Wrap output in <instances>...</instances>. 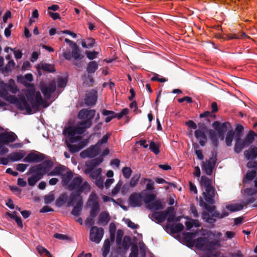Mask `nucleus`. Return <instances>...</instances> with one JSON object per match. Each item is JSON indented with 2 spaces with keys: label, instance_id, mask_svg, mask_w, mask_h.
I'll list each match as a JSON object with an SVG mask.
<instances>
[{
  "label": "nucleus",
  "instance_id": "nucleus-10",
  "mask_svg": "<svg viewBox=\"0 0 257 257\" xmlns=\"http://www.w3.org/2000/svg\"><path fill=\"white\" fill-rule=\"evenodd\" d=\"M200 184L204 191L203 195L205 201L209 204H212L214 203V197L215 196V191L211 184V180L205 176L201 177Z\"/></svg>",
  "mask_w": 257,
  "mask_h": 257
},
{
  "label": "nucleus",
  "instance_id": "nucleus-12",
  "mask_svg": "<svg viewBox=\"0 0 257 257\" xmlns=\"http://www.w3.org/2000/svg\"><path fill=\"white\" fill-rule=\"evenodd\" d=\"M74 205H75L74 206L71 213L74 216H78L80 214L83 205V200L81 195L77 193L70 194L67 202V206L70 207Z\"/></svg>",
  "mask_w": 257,
  "mask_h": 257
},
{
  "label": "nucleus",
  "instance_id": "nucleus-33",
  "mask_svg": "<svg viewBox=\"0 0 257 257\" xmlns=\"http://www.w3.org/2000/svg\"><path fill=\"white\" fill-rule=\"evenodd\" d=\"M5 87L13 94H16L19 91V89L16 86L15 81L13 79H10L9 80L8 83H6Z\"/></svg>",
  "mask_w": 257,
  "mask_h": 257
},
{
  "label": "nucleus",
  "instance_id": "nucleus-35",
  "mask_svg": "<svg viewBox=\"0 0 257 257\" xmlns=\"http://www.w3.org/2000/svg\"><path fill=\"white\" fill-rule=\"evenodd\" d=\"M225 208L230 212L240 211L243 208V206L240 204H226Z\"/></svg>",
  "mask_w": 257,
  "mask_h": 257
},
{
  "label": "nucleus",
  "instance_id": "nucleus-24",
  "mask_svg": "<svg viewBox=\"0 0 257 257\" xmlns=\"http://www.w3.org/2000/svg\"><path fill=\"white\" fill-rule=\"evenodd\" d=\"M97 100V91L91 90L86 94L85 103L88 106H92L95 104Z\"/></svg>",
  "mask_w": 257,
  "mask_h": 257
},
{
  "label": "nucleus",
  "instance_id": "nucleus-64",
  "mask_svg": "<svg viewBox=\"0 0 257 257\" xmlns=\"http://www.w3.org/2000/svg\"><path fill=\"white\" fill-rule=\"evenodd\" d=\"M138 249L137 246H133L132 248L131 252L130 254L129 257H138Z\"/></svg>",
  "mask_w": 257,
  "mask_h": 257
},
{
  "label": "nucleus",
  "instance_id": "nucleus-60",
  "mask_svg": "<svg viewBox=\"0 0 257 257\" xmlns=\"http://www.w3.org/2000/svg\"><path fill=\"white\" fill-rule=\"evenodd\" d=\"M116 227L114 223H111L109 224V230L111 234V239L112 241L114 239V233L115 231Z\"/></svg>",
  "mask_w": 257,
  "mask_h": 257
},
{
  "label": "nucleus",
  "instance_id": "nucleus-41",
  "mask_svg": "<svg viewBox=\"0 0 257 257\" xmlns=\"http://www.w3.org/2000/svg\"><path fill=\"white\" fill-rule=\"evenodd\" d=\"M140 177V173H136L134 174L130 181L129 186L132 188L135 187L137 185Z\"/></svg>",
  "mask_w": 257,
  "mask_h": 257
},
{
  "label": "nucleus",
  "instance_id": "nucleus-16",
  "mask_svg": "<svg viewBox=\"0 0 257 257\" xmlns=\"http://www.w3.org/2000/svg\"><path fill=\"white\" fill-rule=\"evenodd\" d=\"M147 194L146 190L141 193L132 194L128 199L129 204L133 207L141 206L144 201V197Z\"/></svg>",
  "mask_w": 257,
  "mask_h": 257
},
{
  "label": "nucleus",
  "instance_id": "nucleus-22",
  "mask_svg": "<svg viewBox=\"0 0 257 257\" xmlns=\"http://www.w3.org/2000/svg\"><path fill=\"white\" fill-rule=\"evenodd\" d=\"M17 138V136L12 132L0 134V143L5 145H8L11 143L15 142Z\"/></svg>",
  "mask_w": 257,
  "mask_h": 257
},
{
  "label": "nucleus",
  "instance_id": "nucleus-47",
  "mask_svg": "<svg viewBox=\"0 0 257 257\" xmlns=\"http://www.w3.org/2000/svg\"><path fill=\"white\" fill-rule=\"evenodd\" d=\"M149 149L156 155H158L160 153L159 146L157 145L154 142L151 141L149 145Z\"/></svg>",
  "mask_w": 257,
  "mask_h": 257
},
{
  "label": "nucleus",
  "instance_id": "nucleus-23",
  "mask_svg": "<svg viewBox=\"0 0 257 257\" xmlns=\"http://www.w3.org/2000/svg\"><path fill=\"white\" fill-rule=\"evenodd\" d=\"M88 141L87 140L79 142L76 145H72L69 141L66 138V144L69 151L72 153H76L84 148L87 144Z\"/></svg>",
  "mask_w": 257,
  "mask_h": 257
},
{
  "label": "nucleus",
  "instance_id": "nucleus-2",
  "mask_svg": "<svg viewBox=\"0 0 257 257\" xmlns=\"http://www.w3.org/2000/svg\"><path fill=\"white\" fill-rule=\"evenodd\" d=\"M206 234L209 236L214 238V240L209 241L204 237H198L192 241V245L198 249L204 251H212L220 245L221 237L222 234L217 231H208Z\"/></svg>",
  "mask_w": 257,
  "mask_h": 257
},
{
  "label": "nucleus",
  "instance_id": "nucleus-53",
  "mask_svg": "<svg viewBox=\"0 0 257 257\" xmlns=\"http://www.w3.org/2000/svg\"><path fill=\"white\" fill-rule=\"evenodd\" d=\"M195 136L197 140L206 137L205 132L203 130H197L195 132Z\"/></svg>",
  "mask_w": 257,
  "mask_h": 257
},
{
  "label": "nucleus",
  "instance_id": "nucleus-51",
  "mask_svg": "<svg viewBox=\"0 0 257 257\" xmlns=\"http://www.w3.org/2000/svg\"><path fill=\"white\" fill-rule=\"evenodd\" d=\"M90 206H91L90 215L92 217H95L97 215L98 211H99V205H94Z\"/></svg>",
  "mask_w": 257,
  "mask_h": 257
},
{
  "label": "nucleus",
  "instance_id": "nucleus-31",
  "mask_svg": "<svg viewBox=\"0 0 257 257\" xmlns=\"http://www.w3.org/2000/svg\"><path fill=\"white\" fill-rule=\"evenodd\" d=\"M109 214L105 212H102L98 216V224L101 225H106L110 220Z\"/></svg>",
  "mask_w": 257,
  "mask_h": 257
},
{
  "label": "nucleus",
  "instance_id": "nucleus-38",
  "mask_svg": "<svg viewBox=\"0 0 257 257\" xmlns=\"http://www.w3.org/2000/svg\"><path fill=\"white\" fill-rule=\"evenodd\" d=\"M110 241L107 239L105 240L102 248V255L103 257H106L110 251Z\"/></svg>",
  "mask_w": 257,
  "mask_h": 257
},
{
  "label": "nucleus",
  "instance_id": "nucleus-44",
  "mask_svg": "<svg viewBox=\"0 0 257 257\" xmlns=\"http://www.w3.org/2000/svg\"><path fill=\"white\" fill-rule=\"evenodd\" d=\"M121 172L123 177L126 179H128L132 176L133 171L130 167H124L122 168Z\"/></svg>",
  "mask_w": 257,
  "mask_h": 257
},
{
  "label": "nucleus",
  "instance_id": "nucleus-3",
  "mask_svg": "<svg viewBox=\"0 0 257 257\" xmlns=\"http://www.w3.org/2000/svg\"><path fill=\"white\" fill-rule=\"evenodd\" d=\"M205 201L200 198L199 205L202 207L204 208L207 211H204L202 213V218L206 222L209 224H214L216 222V219H222L227 216L229 215L228 212L226 210H223L221 213L218 211L215 210V206H209Z\"/></svg>",
  "mask_w": 257,
  "mask_h": 257
},
{
  "label": "nucleus",
  "instance_id": "nucleus-17",
  "mask_svg": "<svg viewBox=\"0 0 257 257\" xmlns=\"http://www.w3.org/2000/svg\"><path fill=\"white\" fill-rule=\"evenodd\" d=\"M96 111L94 109H88L83 108L78 114V117L80 119L84 120L83 122H90L91 126L92 124V119L95 115Z\"/></svg>",
  "mask_w": 257,
  "mask_h": 257
},
{
  "label": "nucleus",
  "instance_id": "nucleus-4",
  "mask_svg": "<svg viewBox=\"0 0 257 257\" xmlns=\"http://www.w3.org/2000/svg\"><path fill=\"white\" fill-rule=\"evenodd\" d=\"M90 126V122L82 121L76 125L68 126L63 131V134L70 143H76L81 138L79 135L83 134Z\"/></svg>",
  "mask_w": 257,
  "mask_h": 257
},
{
  "label": "nucleus",
  "instance_id": "nucleus-20",
  "mask_svg": "<svg viewBox=\"0 0 257 257\" xmlns=\"http://www.w3.org/2000/svg\"><path fill=\"white\" fill-rule=\"evenodd\" d=\"M217 161L216 155L209 158V160L205 162H203L202 164V170L207 175L212 174L213 169L215 166Z\"/></svg>",
  "mask_w": 257,
  "mask_h": 257
},
{
  "label": "nucleus",
  "instance_id": "nucleus-32",
  "mask_svg": "<svg viewBox=\"0 0 257 257\" xmlns=\"http://www.w3.org/2000/svg\"><path fill=\"white\" fill-rule=\"evenodd\" d=\"M69 197H68L67 193H64L60 195L59 197L56 200V205L58 207L63 206L66 202H68Z\"/></svg>",
  "mask_w": 257,
  "mask_h": 257
},
{
  "label": "nucleus",
  "instance_id": "nucleus-18",
  "mask_svg": "<svg viewBox=\"0 0 257 257\" xmlns=\"http://www.w3.org/2000/svg\"><path fill=\"white\" fill-rule=\"evenodd\" d=\"M103 234L104 231L102 228L93 226L90 230V239L96 243H98L101 241Z\"/></svg>",
  "mask_w": 257,
  "mask_h": 257
},
{
  "label": "nucleus",
  "instance_id": "nucleus-42",
  "mask_svg": "<svg viewBox=\"0 0 257 257\" xmlns=\"http://www.w3.org/2000/svg\"><path fill=\"white\" fill-rule=\"evenodd\" d=\"M256 136L257 135L254 132L250 131L245 137V139L243 140L248 146L253 142L254 137Z\"/></svg>",
  "mask_w": 257,
  "mask_h": 257
},
{
  "label": "nucleus",
  "instance_id": "nucleus-52",
  "mask_svg": "<svg viewBox=\"0 0 257 257\" xmlns=\"http://www.w3.org/2000/svg\"><path fill=\"white\" fill-rule=\"evenodd\" d=\"M85 54H86L87 57L89 60H93L97 57V56L98 54V53L95 51H86Z\"/></svg>",
  "mask_w": 257,
  "mask_h": 257
},
{
  "label": "nucleus",
  "instance_id": "nucleus-56",
  "mask_svg": "<svg viewBox=\"0 0 257 257\" xmlns=\"http://www.w3.org/2000/svg\"><path fill=\"white\" fill-rule=\"evenodd\" d=\"M124 222L127 226L132 229H135L138 228V225L132 222L130 219H125Z\"/></svg>",
  "mask_w": 257,
  "mask_h": 257
},
{
  "label": "nucleus",
  "instance_id": "nucleus-8",
  "mask_svg": "<svg viewBox=\"0 0 257 257\" xmlns=\"http://www.w3.org/2000/svg\"><path fill=\"white\" fill-rule=\"evenodd\" d=\"M8 91L9 90L6 87L0 89V96L10 103L14 104L19 109H30L25 103L23 93L19 94L18 98L15 96L10 94Z\"/></svg>",
  "mask_w": 257,
  "mask_h": 257
},
{
  "label": "nucleus",
  "instance_id": "nucleus-50",
  "mask_svg": "<svg viewBox=\"0 0 257 257\" xmlns=\"http://www.w3.org/2000/svg\"><path fill=\"white\" fill-rule=\"evenodd\" d=\"M257 177V174L254 171H248L245 176V179L248 181H250L254 179Z\"/></svg>",
  "mask_w": 257,
  "mask_h": 257
},
{
  "label": "nucleus",
  "instance_id": "nucleus-14",
  "mask_svg": "<svg viewBox=\"0 0 257 257\" xmlns=\"http://www.w3.org/2000/svg\"><path fill=\"white\" fill-rule=\"evenodd\" d=\"M49 163L50 166L48 171L45 173L48 176H61V179H62V176L65 174L63 172L66 170V167L63 165H59L54 168V169L50 171L54 165L53 162L51 160H46L43 161L42 163Z\"/></svg>",
  "mask_w": 257,
  "mask_h": 257
},
{
  "label": "nucleus",
  "instance_id": "nucleus-57",
  "mask_svg": "<svg viewBox=\"0 0 257 257\" xmlns=\"http://www.w3.org/2000/svg\"><path fill=\"white\" fill-rule=\"evenodd\" d=\"M54 237L59 240H69L70 238L66 235L61 233H55L54 234Z\"/></svg>",
  "mask_w": 257,
  "mask_h": 257
},
{
  "label": "nucleus",
  "instance_id": "nucleus-7",
  "mask_svg": "<svg viewBox=\"0 0 257 257\" xmlns=\"http://www.w3.org/2000/svg\"><path fill=\"white\" fill-rule=\"evenodd\" d=\"M49 163L48 162L41 163L30 168L29 173L33 174L28 179V182L30 186H34L38 181L43 178L50 166Z\"/></svg>",
  "mask_w": 257,
  "mask_h": 257
},
{
  "label": "nucleus",
  "instance_id": "nucleus-36",
  "mask_svg": "<svg viewBox=\"0 0 257 257\" xmlns=\"http://www.w3.org/2000/svg\"><path fill=\"white\" fill-rule=\"evenodd\" d=\"M146 184V191H153L155 189L154 187V182L151 179L148 178H142L141 180V183Z\"/></svg>",
  "mask_w": 257,
  "mask_h": 257
},
{
  "label": "nucleus",
  "instance_id": "nucleus-61",
  "mask_svg": "<svg viewBox=\"0 0 257 257\" xmlns=\"http://www.w3.org/2000/svg\"><path fill=\"white\" fill-rule=\"evenodd\" d=\"M120 161L118 159H112L110 161V165L113 167V169L118 168L120 165Z\"/></svg>",
  "mask_w": 257,
  "mask_h": 257
},
{
  "label": "nucleus",
  "instance_id": "nucleus-43",
  "mask_svg": "<svg viewBox=\"0 0 257 257\" xmlns=\"http://www.w3.org/2000/svg\"><path fill=\"white\" fill-rule=\"evenodd\" d=\"M234 137V132L231 130L229 131L226 134L225 138V143L227 146H231L232 142Z\"/></svg>",
  "mask_w": 257,
  "mask_h": 257
},
{
  "label": "nucleus",
  "instance_id": "nucleus-59",
  "mask_svg": "<svg viewBox=\"0 0 257 257\" xmlns=\"http://www.w3.org/2000/svg\"><path fill=\"white\" fill-rule=\"evenodd\" d=\"M103 181H104V178L100 177L98 179H96V180L95 181V184L100 189H103Z\"/></svg>",
  "mask_w": 257,
  "mask_h": 257
},
{
  "label": "nucleus",
  "instance_id": "nucleus-6",
  "mask_svg": "<svg viewBox=\"0 0 257 257\" xmlns=\"http://www.w3.org/2000/svg\"><path fill=\"white\" fill-rule=\"evenodd\" d=\"M228 124V122L221 123L218 121H215L212 123V127L214 130H210L208 135L214 147H217L219 144L218 138L222 140L224 139V133Z\"/></svg>",
  "mask_w": 257,
  "mask_h": 257
},
{
  "label": "nucleus",
  "instance_id": "nucleus-54",
  "mask_svg": "<svg viewBox=\"0 0 257 257\" xmlns=\"http://www.w3.org/2000/svg\"><path fill=\"white\" fill-rule=\"evenodd\" d=\"M123 234V233L122 230H118L116 237V243L118 246L121 244Z\"/></svg>",
  "mask_w": 257,
  "mask_h": 257
},
{
  "label": "nucleus",
  "instance_id": "nucleus-45",
  "mask_svg": "<svg viewBox=\"0 0 257 257\" xmlns=\"http://www.w3.org/2000/svg\"><path fill=\"white\" fill-rule=\"evenodd\" d=\"M36 249L41 255H45L48 257H52L50 252L46 248L41 245H38L36 247Z\"/></svg>",
  "mask_w": 257,
  "mask_h": 257
},
{
  "label": "nucleus",
  "instance_id": "nucleus-55",
  "mask_svg": "<svg viewBox=\"0 0 257 257\" xmlns=\"http://www.w3.org/2000/svg\"><path fill=\"white\" fill-rule=\"evenodd\" d=\"M184 227L183 224L181 223H178L173 226L172 228L174 232H179L182 231L184 229Z\"/></svg>",
  "mask_w": 257,
  "mask_h": 257
},
{
  "label": "nucleus",
  "instance_id": "nucleus-48",
  "mask_svg": "<svg viewBox=\"0 0 257 257\" xmlns=\"http://www.w3.org/2000/svg\"><path fill=\"white\" fill-rule=\"evenodd\" d=\"M89 205H99L98 197L95 193H91L89 196Z\"/></svg>",
  "mask_w": 257,
  "mask_h": 257
},
{
  "label": "nucleus",
  "instance_id": "nucleus-46",
  "mask_svg": "<svg viewBox=\"0 0 257 257\" xmlns=\"http://www.w3.org/2000/svg\"><path fill=\"white\" fill-rule=\"evenodd\" d=\"M95 40L93 38L87 39L85 41H82L81 42V45L83 48H90L94 46Z\"/></svg>",
  "mask_w": 257,
  "mask_h": 257
},
{
  "label": "nucleus",
  "instance_id": "nucleus-39",
  "mask_svg": "<svg viewBox=\"0 0 257 257\" xmlns=\"http://www.w3.org/2000/svg\"><path fill=\"white\" fill-rule=\"evenodd\" d=\"M102 170L101 168H97L93 170H86L85 172L88 173L90 172V177L93 179H97L101 175Z\"/></svg>",
  "mask_w": 257,
  "mask_h": 257
},
{
  "label": "nucleus",
  "instance_id": "nucleus-13",
  "mask_svg": "<svg viewBox=\"0 0 257 257\" xmlns=\"http://www.w3.org/2000/svg\"><path fill=\"white\" fill-rule=\"evenodd\" d=\"M156 195L154 193H147L144 197V202L147 207L152 210H159L163 209L164 205L160 199H155Z\"/></svg>",
  "mask_w": 257,
  "mask_h": 257
},
{
  "label": "nucleus",
  "instance_id": "nucleus-15",
  "mask_svg": "<svg viewBox=\"0 0 257 257\" xmlns=\"http://www.w3.org/2000/svg\"><path fill=\"white\" fill-rule=\"evenodd\" d=\"M72 49L71 52L69 50L63 51V56L65 59L70 61L72 58H73L75 60H80L84 58V56L81 53L77 45Z\"/></svg>",
  "mask_w": 257,
  "mask_h": 257
},
{
  "label": "nucleus",
  "instance_id": "nucleus-28",
  "mask_svg": "<svg viewBox=\"0 0 257 257\" xmlns=\"http://www.w3.org/2000/svg\"><path fill=\"white\" fill-rule=\"evenodd\" d=\"M245 158L248 160H252L257 158V147L251 146L244 153Z\"/></svg>",
  "mask_w": 257,
  "mask_h": 257
},
{
  "label": "nucleus",
  "instance_id": "nucleus-63",
  "mask_svg": "<svg viewBox=\"0 0 257 257\" xmlns=\"http://www.w3.org/2000/svg\"><path fill=\"white\" fill-rule=\"evenodd\" d=\"M58 85L59 87L63 88L65 87L67 84V80L66 78H60L58 80Z\"/></svg>",
  "mask_w": 257,
  "mask_h": 257
},
{
  "label": "nucleus",
  "instance_id": "nucleus-9",
  "mask_svg": "<svg viewBox=\"0 0 257 257\" xmlns=\"http://www.w3.org/2000/svg\"><path fill=\"white\" fill-rule=\"evenodd\" d=\"M111 134L109 133L105 134L95 145L92 146L86 150L81 152L80 154V157L82 158H92L100 154L102 145L107 143L108 140Z\"/></svg>",
  "mask_w": 257,
  "mask_h": 257
},
{
  "label": "nucleus",
  "instance_id": "nucleus-40",
  "mask_svg": "<svg viewBox=\"0 0 257 257\" xmlns=\"http://www.w3.org/2000/svg\"><path fill=\"white\" fill-rule=\"evenodd\" d=\"M15 66V63L13 60L9 61L8 64L5 67L2 69L3 73H7L12 71V69Z\"/></svg>",
  "mask_w": 257,
  "mask_h": 257
},
{
  "label": "nucleus",
  "instance_id": "nucleus-58",
  "mask_svg": "<svg viewBox=\"0 0 257 257\" xmlns=\"http://www.w3.org/2000/svg\"><path fill=\"white\" fill-rule=\"evenodd\" d=\"M55 199V196L53 194H49L48 195L45 196L44 198L45 202L47 204H50L52 203Z\"/></svg>",
  "mask_w": 257,
  "mask_h": 257
},
{
  "label": "nucleus",
  "instance_id": "nucleus-1",
  "mask_svg": "<svg viewBox=\"0 0 257 257\" xmlns=\"http://www.w3.org/2000/svg\"><path fill=\"white\" fill-rule=\"evenodd\" d=\"M62 185L70 191L76 190L75 192L80 194L81 193H87L90 191L91 187L87 181L83 182L82 177L78 175L73 177V173L71 171H67L62 176Z\"/></svg>",
  "mask_w": 257,
  "mask_h": 257
},
{
  "label": "nucleus",
  "instance_id": "nucleus-37",
  "mask_svg": "<svg viewBox=\"0 0 257 257\" xmlns=\"http://www.w3.org/2000/svg\"><path fill=\"white\" fill-rule=\"evenodd\" d=\"M101 114L103 115L106 116L105 119V122L106 123L110 122L113 118H114L113 111L103 109L101 111Z\"/></svg>",
  "mask_w": 257,
  "mask_h": 257
},
{
  "label": "nucleus",
  "instance_id": "nucleus-19",
  "mask_svg": "<svg viewBox=\"0 0 257 257\" xmlns=\"http://www.w3.org/2000/svg\"><path fill=\"white\" fill-rule=\"evenodd\" d=\"M46 158L45 155L38 152H33L29 153L23 160V162L26 163H39Z\"/></svg>",
  "mask_w": 257,
  "mask_h": 257
},
{
  "label": "nucleus",
  "instance_id": "nucleus-29",
  "mask_svg": "<svg viewBox=\"0 0 257 257\" xmlns=\"http://www.w3.org/2000/svg\"><path fill=\"white\" fill-rule=\"evenodd\" d=\"M248 146L243 140H241L239 137L236 139L234 147V152L236 153H239L245 147Z\"/></svg>",
  "mask_w": 257,
  "mask_h": 257
},
{
  "label": "nucleus",
  "instance_id": "nucleus-34",
  "mask_svg": "<svg viewBox=\"0 0 257 257\" xmlns=\"http://www.w3.org/2000/svg\"><path fill=\"white\" fill-rule=\"evenodd\" d=\"M98 68V64L95 61L88 63L86 68V71L89 74L94 73Z\"/></svg>",
  "mask_w": 257,
  "mask_h": 257
},
{
  "label": "nucleus",
  "instance_id": "nucleus-30",
  "mask_svg": "<svg viewBox=\"0 0 257 257\" xmlns=\"http://www.w3.org/2000/svg\"><path fill=\"white\" fill-rule=\"evenodd\" d=\"M123 182L122 180H119L114 187L111 190V194L112 195H116L118 192L121 191V194L124 195L125 194V186H122Z\"/></svg>",
  "mask_w": 257,
  "mask_h": 257
},
{
  "label": "nucleus",
  "instance_id": "nucleus-27",
  "mask_svg": "<svg viewBox=\"0 0 257 257\" xmlns=\"http://www.w3.org/2000/svg\"><path fill=\"white\" fill-rule=\"evenodd\" d=\"M26 155V153L24 150H19L18 152L11 153L9 156V159L12 162H17L24 158Z\"/></svg>",
  "mask_w": 257,
  "mask_h": 257
},
{
  "label": "nucleus",
  "instance_id": "nucleus-5",
  "mask_svg": "<svg viewBox=\"0 0 257 257\" xmlns=\"http://www.w3.org/2000/svg\"><path fill=\"white\" fill-rule=\"evenodd\" d=\"M25 100V103L29 107L30 109H20L21 110H26L29 114L32 113V109H38L39 107L43 105L46 107L47 105L45 103V101L43 100L41 94L39 92L36 93L30 91L27 92L25 94L23 93Z\"/></svg>",
  "mask_w": 257,
  "mask_h": 257
},
{
  "label": "nucleus",
  "instance_id": "nucleus-11",
  "mask_svg": "<svg viewBox=\"0 0 257 257\" xmlns=\"http://www.w3.org/2000/svg\"><path fill=\"white\" fill-rule=\"evenodd\" d=\"M152 217L158 223H162L167 219L168 222L174 221L175 213L173 207H169L165 210L160 212H154L152 214Z\"/></svg>",
  "mask_w": 257,
  "mask_h": 257
},
{
  "label": "nucleus",
  "instance_id": "nucleus-49",
  "mask_svg": "<svg viewBox=\"0 0 257 257\" xmlns=\"http://www.w3.org/2000/svg\"><path fill=\"white\" fill-rule=\"evenodd\" d=\"M196 232H186L184 233V239L192 245V239L196 236Z\"/></svg>",
  "mask_w": 257,
  "mask_h": 257
},
{
  "label": "nucleus",
  "instance_id": "nucleus-21",
  "mask_svg": "<svg viewBox=\"0 0 257 257\" xmlns=\"http://www.w3.org/2000/svg\"><path fill=\"white\" fill-rule=\"evenodd\" d=\"M56 84L55 81L52 80L49 82L47 85L43 86L41 87V90L47 99L51 98L52 94L56 90Z\"/></svg>",
  "mask_w": 257,
  "mask_h": 257
},
{
  "label": "nucleus",
  "instance_id": "nucleus-25",
  "mask_svg": "<svg viewBox=\"0 0 257 257\" xmlns=\"http://www.w3.org/2000/svg\"><path fill=\"white\" fill-rule=\"evenodd\" d=\"M36 68L39 75L42 74L40 71L41 70H43V71H47L48 72H54L55 71L54 65L47 63H40L36 66Z\"/></svg>",
  "mask_w": 257,
  "mask_h": 257
},
{
  "label": "nucleus",
  "instance_id": "nucleus-62",
  "mask_svg": "<svg viewBox=\"0 0 257 257\" xmlns=\"http://www.w3.org/2000/svg\"><path fill=\"white\" fill-rule=\"evenodd\" d=\"M185 219L188 220L185 222V225L187 230H190L193 226V220L190 219L189 217L186 216L184 217Z\"/></svg>",
  "mask_w": 257,
  "mask_h": 257
},
{
  "label": "nucleus",
  "instance_id": "nucleus-26",
  "mask_svg": "<svg viewBox=\"0 0 257 257\" xmlns=\"http://www.w3.org/2000/svg\"><path fill=\"white\" fill-rule=\"evenodd\" d=\"M131 243V239L130 236H125L120 245L121 246V248L118 247L117 248V251L120 253L121 252L123 253L126 252V251L129 249Z\"/></svg>",
  "mask_w": 257,
  "mask_h": 257
}]
</instances>
